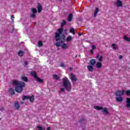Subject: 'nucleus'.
I'll list each match as a JSON object with an SVG mask.
<instances>
[{"mask_svg": "<svg viewBox=\"0 0 130 130\" xmlns=\"http://www.w3.org/2000/svg\"><path fill=\"white\" fill-rule=\"evenodd\" d=\"M102 112H103V113H104V114H108V113H109L107 108H103Z\"/></svg>", "mask_w": 130, "mask_h": 130, "instance_id": "dca6fc26", "label": "nucleus"}, {"mask_svg": "<svg viewBox=\"0 0 130 130\" xmlns=\"http://www.w3.org/2000/svg\"><path fill=\"white\" fill-rule=\"evenodd\" d=\"M99 56H100V54H98L95 57V58H99Z\"/></svg>", "mask_w": 130, "mask_h": 130, "instance_id": "c03bdc74", "label": "nucleus"}, {"mask_svg": "<svg viewBox=\"0 0 130 130\" xmlns=\"http://www.w3.org/2000/svg\"><path fill=\"white\" fill-rule=\"evenodd\" d=\"M124 39L127 42H130V38L127 37V36H124Z\"/></svg>", "mask_w": 130, "mask_h": 130, "instance_id": "a878e982", "label": "nucleus"}, {"mask_svg": "<svg viewBox=\"0 0 130 130\" xmlns=\"http://www.w3.org/2000/svg\"><path fill=\"white\" fill-rule=\"evenodd\" d=\"M89 66H92V67H94L95 64H96V60L94 59H91L88 62Z\"/></svg>", "mask_w": 130, "mask_h": 130, "instance_id": "1a4fd4ad", "label": "nucleus"}, {"mask_svg": "<svg viewBox=\"0 0 130 130\" xmlns=\"http://www.w3.org/2000/svg\"><path fill=\"white\" fill-rule=\"evenodd\" d=\"M112 46H113V48L114 49H117V47H116V45L115 44H112Z\"/></svg>", "mask_w": 130, "mask_h": 130, "instance_id": "473e14b6", "label": "nucleus"}, {"mask_svg": "<svg viewBox=\"0 0 130 130\" xmlns=\"http://www.w3.org/2000/svg\"><path fill=\"white\" fill-rule=\"evenodd\" d=\"M31 11L32 13L37 14V9H36V8H31Z\"/></svg>", "mask_w": 130, "mask_h": 130, "instance_id": "cd10ccee", "label": "nucleus"}, {"mask_svg": "<svg viewBox=\"0 0 130 130\" xmlns=\"http://www.w3.org/2000/svg\"><path fill=\"white\" fill-rule=\"evenodd\" d=\"M126 95L127 96H130V90H126Z\"/></svg>", "mask_w": 130, "mask_h": 130, "instance_id": "c9c22d12", "label": "nucleus"}, {"mask_svg": "<svg viewBox=\"0 0 130 130\" xmlns=\"http://www.w3.org/2000/svg\"><path fill=\"white\" fill-rule=\"evenodd\" d=\"M60 67H61L62 68L64 67H65L64 63H61L60 64Z\"/></svg>", "mask_w": 130, "mask_h": 130, "instance_id": "79ce46f5", "label": "nucleus"}, {"mask_svg": "<svg viewBox=\"0 0 130 130\" xmlns=\"http://www.w3.org/2000/svg\"><path fill=\"white\" fill-rule=\"evenodd\" d=\"M58 40H57V39L56 40V41L57 42H59V43H60V44L61 43H64V42H66V36L64 35H61V36H59V37H57ZM59 41V42H58Z\"/></svg>", "mask_w": 130, "mask_h": 130, "instance_id": "7ed1b4c3", "label": "nucleus"}, {"mask_svg": "<svg viewBox=\"0 0 130 130\" xmlns=\"http://www.w3.org/2000/svg\"><path fill=\"white\" fill-rule=\"evenodd\" d=\"M2 119L0 118V120H1Z\"/></svg>", "mask_w": 130, "mask_h": 130, "instance_id": "864d4df0", "label": "nucleus"}, {"mask_svg": "<svg viewBox=\"0 0 130 130\" xmlns=\"http://www.w3.org/2000/svg\"><path fill=\"white\" fill-rule=\"evenodd\" d=\"M19 56L22 57L24 55V51L22 50H19L17 53Z\"/></svg>", "mask_w": 130, "mask_h": 130, "instance_id": "a211bd4d", "label": "nucleus"}, {"mask_svg": "<svg viewBox=\"0 0 130 130\" xmlns=\"http://www.w3.org/2000/svg\"><path fill=\"white\" fill-rule=\"evenodd\" d=\"M38 13H41L42 11V7H41V5H40V4H38Z\"/></svg>", "mask_w": 130, "mask_h": 130, "instance_id": "6ab92c4d", "label": "nucleus"}, {"mask_svg": "<svg viewBox=\"0 0 130 130\" xmlns=\"http://www.w3.org/2000/svg\"><path fill=\"white\" fill-rule=\"evenodd\" d=\"M62 86L65 88L66 91L68 92H71L72 90V88H73V86H72V83L70 82V80L68 79V77H65L64 78H62Z\"/></svg>", "mask_w": 130, "mask_h": 130, "instance_id": "f03ea898", "label": "nucleus"}, {"mask_svg": "<svg viewBox=\"0 0 130 130\" xmlns=\"http://www.w3.org/2000/svg\"><path fill=\"white\" fill-rule=\"evenodd\" d=\"M116 100L117 102H122L123 99L121 96L116 97Z\"/></svg>", "mask_w": 130, "mask_h": 130, "instance_id": "2eb2a0df", "label": "nucleus"}, {"mask_svg": "<svg viewBox=\"0 0 130 130\" xmlns=\"http://www.w3.org/2000/svg\"><path fill=\"white\" fill-rule=\"evenodd\" d=\"M15 109H19V108H20V104H19V103L16 102L15 103Z\"/></svg>", "mask_w": 130, "mask_h": 130, "instance_id": "5701e85b", "label": "nucleus"}, {"mask_svg": "<svg viewBox=\"0 0 130 130\" xmlns=\"http://www.w3.org/2000/svg\"><path fill=\"white\" fill-rule=\"evenodd\" d=\"M124 91H125V90H117L115 93V96H117V97L122 96V95H123V94H124Z\"/></svg>", "mask_w": 130, "mask_h": 130, "instance_id": "0eeeda50", "label": "nucleus"}, {"mask_svg": "<svg viewBox=\"0 0 130 130\" xmlns=\"http://www.w3.org/2000/svg\"><path fill=\"white\" fill-rule=\"evenodd\" d=\"M126 107H127L128 109H130V98L126 99Z\"/></svg>", "mask_w": 130, "mask_h": 130, "instance_id": "6e6552de", "label": "nucleus"}, {"mask_svg": "<svg viewBox=\"0 0 130 130\" xmlns=\"http://www.w3.org/2000/svg\"><path fill=\"white\" fill-rule=\"evenodd\" d=\"M11 18L12 20H14V19H15V17H14V15L11 16Z\"/></svg>", "mask_w": 130, "mask_h": 130, "instance_id": "49530a36", "label": "nucleus"}, {"mask_svg": "<svg viewBox=\"0 0 130 130\" xmlns=\"http://www.w3.org/2000/svg\"><path fill=\"white\" fill-rule=\"evenodd\" d=\"M47 130H49V127L47 128Z\"/></svg>", "mask_w": 130, "mask_h": 130, "instance_id": "3c124183", "label": "nucleus"}, {"mask_svg": "<svg viewBox=\"0 0 130 130\" xmlns=\"http://www.w3.org/2000/svg\"><path fill=\"white\" fill-rule=\"evenodd\" d=\"M53 79H54V80H56L57 81L59 80V77L58 76V75L56 74H54L53 76Z\"/></svg>", "mask_w": 130, "mask_h": 130, "instance_id": "412c9836", "label": "nucleus"}, {"mask_svg": "<svg viewBox=\"0 0 130 130\" xmlns=\"http://www.w3.org/2000/svg\"><path fill=\"white\" fill-rule=\"evenodd\" d=\"M71 80L72 81H74L75 82H76V81H77V78L76 77V76L73 75L72 74H71Z\"/></svg>", "mask_w": 130, "mask_h": 130, "instance_id": "393cba45", "label": "nucleus"}, {"mask_svg": "<svg viewBox=\"0 0 130 130\" xmlns=\"http://www.w3.org/2000/svg\"><path fill=\"white\" fill-rule=\"evenodd\" d=\"M30 18H32L33 19H35V18H36V13H31L30 15Z\"/></svg>", "mask_w": 130, "mask_h": 130, "instance_id": "c756f323", "label": "nucleus"}, {"mask_svg": "<svg viewBox=\"0 0 130 130\" xmlns=\"http://www.w3.org/2000/svg\"><path fill=\"white\" fill-rule=\"evenodd\" d=\"M70 32L72 33L74 35H75V33H76V30L74 28L72 27L70 30Z\"/></svg>", "mask_w": 130, "mask_h": 130, "instance_id": "bb28decb", "label": "nucleus"}, {"mask_svg": "<svg viewBox=\"0 0 130 130\" xmlns=\"http://www.w3.org/2000/svg\"><path fill=\"white\" fill-rule=\"evenodd\" d=\"M94 109H96V110H102L103 109V107L101 106H94Z\"/></svg>", "mask_w": 130, "mask_h": 130, "instance_id": "4be33fe9", "label": "nucleus"}, {"mask_svg": "<svg viewBox=\"0 0 130 130\" xmlns=\"http://www.w3.org/2000/svg\"><path fill=\"white\" fill-rule=\"evenodd\" d=\"M21 80H22V81H24V82H28V78H27V77H22Z\"/></svg>", "mask_w": 130, "mask_h": 130, "instance_id": "7c9ffc66", "label": "nucleus"}, {"mask_svg": "<svg viewBox=\"0 0 130 130\" xmlns=\"http://www.w3.org/2000/svg\"><path fill=\"white\" fill-rule=\"evenodd\" d=\"M83 121H86V119H85V118H82V119H81L79 121V122H83Z\"/></svg>", "mask_w": 130, "mask_h": 130, "instance_id": "e433bc0d", "label": "nucleus"}, {"mask_svg": "<svg viewBox=\"0 0 130 130\" xmlns=\"http://www.w3.org/2000/svg\"><path fill=\"white\" fill-rule=\"evenodd\" d=\"M36 80L37 81V82H39V83H43V80L39 78H38V77L36 78Z\"/></svg>", "mask_w": 130, "mask_h": 130, "instance_id": "c85d7f7f", "label": "nucleus"}, {"mask_svg": "<svg viewBox=\"0 0 130 130\" xmlns=\"http://www.w3.org/2000/svg\"><path fill=\"white\" fill-rule=\"evenodd\" d=\"M93 66H92L91 65H89L87 66V69L88 70L89 72H93L94 71V68Z\"/></svg>", "mask_w": 130, "mask_h": 130, "instance_id": "9b49d317", "label": "nucleus"}, {"mask_svg": "<svg viewBox=\"0 0 130 130\" xmlns=\"http://www.w3.org/2000/svg\"><path fill=\"white\" fill-rule=\"evenodd\" d=\"M72 40H73V37H72L71 36H69L66 39V41H67L68 42H70L72 41Z\"/></svg>", "mask_w": 130, "mask_h": 130, "instance_id": "aec40b11", "label": "nucleus"}, {"mask_svg": "<svg viewBox=\"0 0 130 130\" xmlns=\"http://www.w3.org/2000/svg\"><path fill=\"white\" fill-rule=\"evenodd\" d=\"M91 50H94V49H96V46L95 45H92L91 47Z\"/></svg>", "mask_w": 130, "mask_h": 130, "instance_id": "4c0bfd02", "label": "nucleus"}, {"mask_svg": "<svg viewBox=\"0 0 130 130\" xmlns=\"http://www.w3.org/2000/svg\"><path fill=\"white\" fill-rule=\"evenodd\" d=\"M22 100L23 101H25V100H29L30 102L32 103L34 101V96L32 95L30 96L23 95L22 97Z\"/></svg>", "mask_w": 130, "mask_h": 130, "instance_id": "39448f33", "label": "nucleus"}, {"mask_svg": "<svg viewBox=\"0 0 130 130\" xmlns=\"http://www.w3.org/2000/svg\"><path fill=\"white\" fill-rule=\"evenodd\" d=\"M57 32H58L55 33V39H57V40H58V38H57V37H59V36H60V35L62 34V32H63V28H60L58 29Z\"/></svg>", "mask_w": 130, "mask_h": 130, "instance_id": "423d86ee", "label": "nucleus"}, {"mask_svg": "<svg viewBox=\"0 0 130 130\" xmlns=\"http://www.w3.org/2000/svg\"><path fill=\"white\" fill-rule=\"evenodd\" d=\"M77 57H78V55L75 56V58H77Z\"/></svg>", "mask_w": 130, "mask_h": 130, "instance_id": "8fccbe9b", "label": "nucleus"}, {"mask_svg": "<svg viewBox=\"0 0 130 130\" xmlns=\"http://www.w3.org/2000/svg\"><path fill=\"white\" fill-rule=\"evenodd\" d=\"M49 130H50V127L49 128Z\"/></svg>", "mask_w": 130, "mask_h": 130, "instance_id": "603ef678", "label": "nucleus"}, {"mask_svg": "<svg viewBox=\"0 0 130 130\" xmlns=\"http://www.w3.org/2000/svg\"><path fill=\"white\" fill-rule=\"evenodd\" d=\"M27 64H28V62H27V61H24V67H26V66H27Z\"/></svg>", "mask_w": 130, "mask_h": 130, "instance_id": "a19ab883", "label": "nucleus"}, {"mask_svg": "<svg viewBox=\"0 0 130 130\" xmlns=\"http://www.w3.org/2000/svg\"><path fill=\"white\" fill-rule=\"evenodd\" d=\"M93 50H90V52L91 54H94V51H93Z\"/></svg>", "mask_w": 130, "mask_h": 130, "instance_id": "37998d69", "label": "nucleus"}, {"mask_svg": "<svg viewBox=\"0 0 130 130\" xmlns=\"http://www.w3.org/2000/svg\"><path fill=\"white\" fill-rule=\"evenodd\" d=\"M9 93L11 95H14L15 94V90L13 88H10L9 89Z\"/></svg>", "mask_w": 130, "mask_h": 130, "instance_id": "b1692460", "label": "nucleus"}, {"mask_svg": "<svg viewBox=\"0 0 130 130\" xmlns=\"http://www.w3.org/2000/svg\"><path fill=\"white\" fill-rule=\"evenodd\" d=\"M12 85L18 86L15 87V90L17 93H20L23 91V88L25 86V82H19L18 80H13Z\"/></svg>", "mask_w": 130, "mask_h": 130, "instance_id": "f257e3e1", "label": "nucleus"}, {"mask_svg": "<svg viewBox=\"0 0 130 130\" xmlns=\"http://www.w3.org/2000/svg\"><path fill=\"white\" fill-rule=\"evenodd\" d=\"M116 5L117 7H122V2L120 0H117Z\"/></svg>", "mask_w": 130, "mask_h": 130, "instance_id": "f3484780", "label": "nucleus"}, {"mask_svg": "<svg viewBox=\"0 0 130 130\" xmlns=\"http://www.w3.org/2000/svg\"><path fill=\"white\" fill-rule=\"evenodd\" d=\"M73 17H74L73 14L71 13L69 14L68 18V22H72V21H73Z\"/></svg>", "mask_w": 130, "mask_h": 130, "instance_id": "f8f14e48", "label": "nucleus"}, {"mask_svg": "<svg viewBox=\"0 0 130 130\" xmlns=\"http://www.w3.org/2000/svg\"><path fill=\"white\" fill-rule=\"evenodd\" d=\"M30 74L31 75L32 77H33L35 79L37 78L38 76H37V73L35 71H31L30 72Z\"/></svg>", "mask_w": 130, "mask_h": 130, "instance_id": "9d476101", "label": "nucleus"}, {"mask_svg": "<svg viewBox=\"0 0 130 130\" xmlns=\"http://www.w3.org/2000/svg\"><path fill=\"white\" fill-rule=\"evenodd\" d=\"M103 60V56L101 55L100 58H99V61L102 62Z\"/></svg>", "mask_w": 130, "mask_h": 130, "instance_id": "72a5a7b5", "label": "nucleus"}, {"mask_svg": "<svg viewBox=\"0 0 130 130\" xmlns=\"http://www.w3.org/2000/svg\"><path fill=\"white\" fill-rule=\"evenodd\" d=\"M95 67L97 69H101V68H102V63L101 62H98L95 64Z\"/></svg>", "mask_w": 130, "mask_h": 130, "instance_id": "ddd939ff", "label": "nucleus"}, {"mask_svg": "<svg viewBox=\"0 0 130 130\" xmlns=\"http://www.w3.org/2000/svg\"><path fill=\"white\" fill-rule=\"evenodd\" d=\"M69 70H70V71H73V69L72 68H69Z\"/></svg>", "mask_w": 130, "mask_h": 130, "instance_id": "09e8293b", "label": "nucleus"}, {"mask_svg": "<svg viewBox=\"0 0 130 130\" xmlns=\"http://www.w3.org/2000/svg\"><path fill=\"white\" fill-rule=\"evenodd\" d=\"M98 13H99V8L97 7L95 8L94 13V17H97V15L98 14Z\"/></svg>", "mask_w": 130, "mask_h": 130, "instance_id": "4468645a", "label": "nucleus"}, {"mask_svg": "<svg viewBox=\"0 0 130 130\" xmlns=\"http://www.w3.org/2000/svg\"><path fill=\"white\" fill-rule=\"evenodd\" d=\"M55 45L57 47H60V46H61L63 49H67L68 48V44L63 43L60 44L59 42H57L55 43Z\"/></svg>", "mask_w": 130, "mask_h": 130, "instance_id": "20e7f679", "label": "nucleus"}, {"mask_svg": "<svg viewBox=\"0 0 130 130\" xmlns=\"http://www.w3.org/2000/svg\"><path fill=\"white\" fill-rule=\"evenodd\" d=\"M64 91V88H60V91H59V93H60V92H63Z\"/></svg>", "mask_w": 130, "mask_h": 130, "instance_id": "ea45409f", "label": "nucleus"}, {"mask_svg": "<svg viewBox=\"0 0 130 130\" xmlns=\"http://www.w3.org/2000/svg\"><path fill=\"white\" fill-rule=\"evenodd\" d=\"M38 45L40 47H41V46H42L43 45V44L42 43V42L41 41H39Z\"/></svg>", "mask_w": 130, "mask_h": 130, "instance_id": "f704fd0d", "label": "nucleus"}, {"mask_svg": "<svg viewBox=\"0 0 130 130\" xmlns=\"http://www.w3.org/2000/svg\"><path fill=\"white\" fill-rule=\"evenodd\" d=\"M78 36H82V33H81V32L78 33Z\"/></svg>", "mask_w": 130, "mask_h": 130, "instance_id": "de8ad7c7", "label": "nucleus"}, {"mask_svg": "<svg viewBox=\"0 0 130 130\" xmlns=\"http://www.w3.org/2000/svg\"><path fill=\"white\" fill-rule=\"evenodd\" d=\"M38 128H39V130H44V129L42 128V127L40 126H38Z\"/></svg>", "mask_w": 130, "mask_h": 130, "instance_id": "58836bf2", "label": "nucleus"}, {"mask_svg": "<svg viewBox=\"0 0 130 130\" xmlns=\"http://www.w3.org/2000/svg\"><path fill=\"white\" fill-rule=\"evenodd\" d=\"M123 58L122 55H120L119 57V59H122Z\"/></svg>", "mask_w": 130, "mask_h": 130, "instance_id": "a18cd8bd", "label": "nucleus"}, {"mask_svg": "<svg viewBox=\"0 0 130 130\" xmlns=\"http://www.w3.org/2000/svg\"><path fill=\"white\" fill-rule=\"evenodd\" d=\"M66 24H67V21H66V20H63L61 24V27H63V26H64V25H66Z\"/></svg>", "mask_w": 130, "mask_h": 130, "instance_id": "2f4dec72", "label": "nucleus"}]
</instances>
